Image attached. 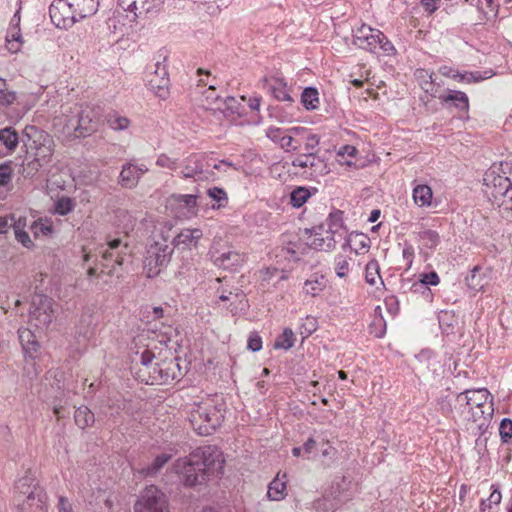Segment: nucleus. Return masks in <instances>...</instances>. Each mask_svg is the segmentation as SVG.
Listing matches in <instances>:
<instances>
[{
    "label": "nucleus",
    "mask_w": 512,
    "mask_h": 512,
    "mask_svg": "<svg viewBox=\"0 0 512 512\" xmlns=\"http://www.w3.org/2000/svg\"><path fill=\"white\" fill-rule=\"evenodd\" d=\"M223 463L218 448L208 445L196 448L185 458L177 459L173 468L184 486L194 487L222 473Z\"/></svg>",
    "instance_id": "f257e3e1"
},
{
    "label": "nucleus",
    "mask_w": 512,
    "mask_h": 512,
    "mask_svg": "<svg viewBox=\"0 0 512 512\" xmlns=\"http://www.w3.org/2000/svg\"><path fill=\"white\" fill-rule=\"evenodd\" d=\"M224 413L225 402L222 398L207 399L192 406L189 422L198 435L207 436L221 425Z\"/></svg>",
    "instance_id": "f03ea898"
},
{
    "label": "nucleus",
    "mask_w": 512,
    "mask_h": 512,
    "mask_svg": "<svg viewBox=\"0 0 512 512\" xmlns=\"http://www.w3.org/2000/svg\"><path fill=\"white\" fill-rule=\"evenodd\" d=\"M96 261L101 264V273L112 276L116 273V266H122L131 257L132 249L127 242L114 238L97 249Z\"/></svg>",
    "instance_id": "7ed1b4c3"
},
{
    "label": "nucleus",
    "mask_w": 512,
    "mask_h": 512,
    "mask_svg": "<svg viewBox=\"0 0 512 512\" xmlns=\"http://www.w3.org/2000/svg\"><path fill=\"white\" fill-rule=\"evenodd\" d=\"M485 193L495 201L501 200L506 193L512 194V164L493 165L484 174Z\"/></svg>",
    "instance_id": "20e7f679"
},
{
    "label": "nucleus",
    "mask_w": 512,
    "mask_h": 512,
    "mask_svg": "<svg viewBox=\"0 0 512 512\" xmlns=\"http://www.w3.org/2000/svg\"><path fill=\"white\" fill-rule=\"evenodd\" d=\"M97 111L90 106L75 105L65 115V128L75 137H86L97 129Z\"/></svg>",
    "instance_id": "39448f33"
},
{
    "label": "nucleus",
    "mask_w": 512,
    "mask_h": 512,
    "mask_svg": "<svg viewBox=\"0 0 512 512\" xmlns=\"http://www.w3.org/2000/svg\"><path fill=\"white\" fill-rule=\"evenodd\" d=\"M181 175L183 178H194L197 180L208 179L212 172L210 168L220 170L222 166L232 167V163L222 160L211 165L202 154H191L181 163Z\"/></svg>",
    "instance_id": "423d86ee"
},
{
    "label": "nucleus",
    "mask_w": 512,
    "mask_h": 512,
    "mask_svg": "<svg viewBox=\"0 0 512 512\" xmlns=\"http://www.w3.org/2000/svg\"><path fill=\"white\" fill-rule=\"evenodd\" d=\"M134 512H169L168 499L158 487L150 485L138 497Z\"/></svg>",
    "instance_id": "0eeeda50"
},
{
    "label": "nucleus",
    "mask_w": 512,
    "mask_h": 512,
    "mask_svg": "<svg viewBox=\"0 0 512 512\" xmlns=\"http://www.w3.org/2000/svg\"><path fill=\"white\" fill-rule=\"evenodd\" d=\"M173 250V247L164 242H155L149 246L145 257L148 277H154L160 273L161 268L169 263Z\"/></svg>",
    "instance_id": "6e6552de"
},
{
    "label": "nucleus",
    "mask_w": 512,
    "mask_h": 512,
    "mask_svg": "<svg viewBox=\"0 0 512 512\" xmlns=\"http://www.w3.org/2000/svg\"><path fill=\"white\" fill-rule=\"evenodd\" d=\"M53 318V300L47 296L36 295L31 302L30 321L36 327H48Z\"/></svg>",
    "instance_id": "1a4fd4ad"
},
{
    "label": "nucleus",
    "mask_w": 512,
    "mask_h": 512,
    "mask_svg": "<svg viewBox=\"0 0 512 512\" xmlns=\"http://www.w3.org/2000/svg\"><path fill=\"white\" fill-rule=\"evenodd\" d=\"M49 15L56 27L64 29L81 20L68 0H54L49 7Z\"/></svg>",
    "instance_id": "9d476101"
},
{
    "label": "nucleus",
    "mask_w": 512,
    "mask_h": 512,
    "mask_svg": "<svg viewBox=\"0 0 512 512\" xmlns=\"http://www.w3.org/2000/svg\"><path fill=\"white\" fill-rule=\"evenodd\" d=\"M149 384H166L181 376L180 366L176 359L156 362L148 371Z\"/></svg>",
    "instance_id": "9b49d317"
},
{
    "label": "nucleus",
    "mask_w": 512,
    "mask_h": 512,
    "mask_svg": "<svg viewBox=\"0 0 512 512\" xmlns=\"http://www.w3.org/2000/svg\"><path fill=\"white\" fill-rule=\"evenodd\" d=\"M213 264L224 270H236L244 263V255L231 247L217 248L213 246L209 252Z\"/></svg>",
    "instance_id": "f8f14e48"
},
{
    "label": "nucleus",
    "mask_w": 512,
    "mask_h": 512,
    "mask_svg": "<svg viewBox=\"0 0 512 512\" xmlns=\"http://www.w3.org/2000/svg\"><path fill=\"white\" fill-rule=\"evenodd\" d=\"M148 172L145 164H136L133 161H128L123 164L118 177V183L125 189L135 188L141 177Z\"/></svg>",
    "instance_id": "ddd939ff"
},
{
    "label": "nucleus",
    "mask_w": 512,
    "mask_h": 512,
    "mask_svg": "<svg viewBox=\"0 0 512 512\" xmlns=\"http://www.w3.org/2000/svg\"><path fill=\"white\" fill-rule=\"evenodd\" d=\"M165 0H118V5L124 10L140 17L148 13L158 12Z\"/></svg>",
    "instance_id": "4468645a"
},
{
    "label": "nucleus",
    "mask_w": 512,
    "mask_h": 512,
    "mask_svg": "<svg viewBox=\"0 0 512 512\" xmlns=\"http://www.w3.org/2000/svg\"><path fill=\"white\" fill-rule=\"evenodd\" d=\"M379 37L380 30L362 24L354 30L353 44L360 49L374 53L376 50V41H380Z\"/></svg>",
    "instance_id": "2eb2a0df"
},
{
    "label": "nucleus",
    "mask_w": 512,
    "mask_h": 512,
    "mask_svg": "<svg viewBox=\"0 0 512 512\" xmlns=\"http://www.w3.org/2000/svg\"><path fill=\"white\" fill-rule=\"evenodd\" d=\"M490 396V392L485 388L466 390L457 396V401L463 405V412H465L466 409L479 408L484 405H493L492 401H489Z\"/></svg>",
    "instance_id": "dca6fc26"
},
{
    "label": "nucleus",
    "mask_w": 512,
    "mask_h": 512,
    "mask_svg": "<svg viewBox=\"0 0 512 512\" xmlns=\"http://www.w3.org/2000/svg\"><path fill=\"white\" fill-rule=\"evenodd\" d=\"M15 489L19 494L26 496L27 503L34 501L35 499H37L39 503L43 502V492L38 487L35 477L31 473H27L25 476L17 480L15 483Z\"/></svg>",
    "instance_id": "f3484780"
},
{
    "label": "nucleus",
    "mask_w": 512,
    "mask_h": 512,
    "mask_svg": "<svg viewBox=\"0 0 512 512\" xmlns=\"http://www.w3.org/2000/svg\"><path fill=\"white\" fill-rule=\"evenodd\" d=\"M292 165L294 167L310 168L316 175L323 176L329 173L327 164L317 156L316 152L300 154L292 161Z\"/></svg>",
    "instance_id": "a211bd4d"
},
{
    "label": "nucleus",
    "mask_w": 512,
    "mask_h": 512,
    "mask_svg": "<svg viewBox=\"0 0 512 512\" xmlns=\"http://www.w3.org/2000/svg\"><path fill=\"white\" fill-rule=\"evenodd\" d=\"M21 137L17 130L12 126H7L0 129V158L13 154L19 143Z\"/></svg>",
    "instance_id": "6ab92c4d"
},
{
    "label": "nucleus",
    "mask_w": 512,
    "mask_h": 512,
    "mask_svg": "<svg viewBox=\"0 0 512 512\" xmlns=\"http://www.w3.org/2000/svg\"><path fill=\"white\" fill-rule=\"evenodd\" d=\"M203 237V232L199 228H186L177 234L173 239V248L178 249H192L196 248L198 242Z\"/></svg>",
    "instance_id": "aec40b11"
},
{
    "label": "nucleus",
    "mask_w": 512,
    "mask_h": 512,
    "mask_svg": "<svg viewBox=\"0 0 512 512\" xmlns=\"http://www.w3.org/2000/svg\"><path fill=\"white\" fill-rule=\"evenodd\" d=\"M44 136L50 135L36 126L28 125L22 132L21 141L27 150H32L35 152L39 147H42V144L45 143L42 141L44 140Z\"/></svg>",
    "instance_id": "412c9836"
},
{
    "label": "nucleus",
    "mask_w": 512,
    "mask_h": 512,
    "mask_svg": "<svg viewBox=\"0 0 512 512\" xmlns=\"http://www.w3.org/2000/svg\"><path fill=\"white\" fill-rule=\"evenodd\" d=\"M436 97L446 107L454 106L461 112H466L469 109L468 96L462 91L450 90L448 94L437 93Z\"/></svg>",
    "instance_id": "4be33fe9"
},
{
    "label": "nucleus",
    "mask_w": 512,
    "mask_h": 512,
    "mask_svg": "<svg viewBox=\"0 0 512 512\" xmlns=\"http://www.w3.org/2000/svg\"><path fill=\"white\" fill-rule=\"evenodd\" d=\"M264 82L269 85L268 89L273 97L279 101L293 103L294 100L290 95V90L287 87V83L283 77H273L271 82L267 78H264Z\"/></svg>",
    "instance_id": "5701e85b"
},
{
    "label": "nucleus",
    "mask_w": 512,
    "mask_h": 512,
    "mask_svg": "<svg viewBox=\"0 0 512 512\" xmlns=\"http://www.w3.org/2000/svg\"><path fill=\"white\" fill-rule=\"evenodd\" d=\"M19 341L26 358L34 360L38 356L40 344L28 329L19 330Z\"/></svg>",
    "instance_id": "b1692460"
},
{
    "label": "nucleus",
    "mask_w": 512,
    "mask_h": 512,
    "mask_svg": "<svg viewBox=\"0 0 512 512\" xmlns=\"http://www.w3.org/2000/svg\"><path fill=\"white\" fill-rule=\"evenodd\" d=\"M286 474L277 476L270 482L267 490V497L272 501H280L285 498L286 494Z\"/></svg>",
    "instance_id": "393cba45"
},
{
    "label": "nucleus",
    "mask_w": 512,
    "mask_h": 512,
    "mask_svg": "<svg viewBox=\"0 0 512 512\" xmlns=\"http://www.w3.org/2000/svg\"><path fill=\"white\" fill-rule=\"evenodd\" d=\"M465 412L471 415L469 420L477 423V426L481 429L488 424L489 419L493 415L494 409L493 405H484L479 408L466 409Z\"/></svg>",
    "instance_id": "a878e982"
},
{
    "label": "nucleus",
    "mask_w": 512,
    "mask_h": 512,
    "mask_svg": "<svg viewBox=\"0 0 512 512\" xmlns=\"http://www.w3.org/2000/svg\"><path fill=\"white\" fill-rule=\"evenodd\" d=\"M170 205L184 209V214L193 213L197 206V198L192 194H173L169 199Z\"/></svg>",
    "instance_id": "bb28decb"
},
{
    "label": "nucleus",
    "mask_w": 512,
    "mask_h": 512,
    "mask_svg": "<svg viewBox=\"0 0 512 512\" xmlns=\"http://www.w3.org/2000/svg\"><path fill=\"white\" fill-rule=\"evenodd\" d=\"M169 77L159 78L157 76H150L148 79L149 88L155 93L160 99H167L169 92Z\"/></svg>",
    "instance_id": "cd10ccee"
},
{
    "label": "nucleus",
    "mask_w": 512,
    "mask_h": 512,
    "mask_svg": "<svg viewBox=\"0 0 512 512\" xmlns=\"http://www.w3.org/2000/svg\"><path fill=\"white\" fill-rule=\"evenodd\" d=\"M416 74L419 79H423L420 83L421 88L432 97H436L440 84L435 82L433 72L430 73L427 70L419 69Z\"/></svg>",
    "instance_id": "c85d7f7f"
},
{
    "label": "nucleus",
    "mask_w": 512,
    "mask_h": 512,
    "mask_svg": "<svg viewBox=\"0 0 512 512\" xmlns=\"http://www.w3.org/2000/svg\"><path fill=\"white\" fill-rule=\"evenodd\" d=\"M171 453H161L155 457L153 462L141 470L146 477L156 476L160 470L171 460Z\"/></svg>",
    "instance_id": "c756f323"
},
{
    "label": "nucleus",
    "mask_w": 512,
    "mask_h": 512,
    "mask_svg": "<svg viewBox=\"0 0 512 512\" xmlns=\"http://www.w3.org/2000/svg\"><path fill=\"white\" fill-rule=\"evenodd\" d=\"M328 229L326 230V234L338 235V237H343L346 234V231L343 227V218L342 212L336 211L331 213L327 219Z\"/></svg>",
    "instance_id": "7c9ffc66"
},
{
    "label": "nucleus",
    "mask_w": 512,
    "mask_h": 512,
    "mask_svg": "<svg viewBox=\"0 0 512 512\" xmlns=\"http://www.w3.org/2000/svg\"><path fill=\"white\" fill-rule=\"evenodd\" d=\"M301 103L306 110H316L319 107V92L314 87H306L301 94Z\"/></svg>",
    "instance_id": "2f4dec72"
},
{
    "label": "nucleus",
    "mask_w": 512,
    "mask_h": 512,
    "mask_svg": "<svg viewBox=\"0 0 512 512\" xmlns=\"http://www.w3.org/2000/svg\"><path fill=\"white\" fill-rule=\"evenodd\" d=\"M42 141H46V143L42 144V147H39L34 152V157L40 160L42 163L47 164L50 162L54 153V140L51 136H44V140Z\"/></svg>",
    "instance_id": "473e14b6"
},
{
    "label": "nucleus",
    "mask_w": 512,
    "mask_h": 512,
    "mask_svg": "<svg viewBox=\"0 0 512 512\" xmlns=\"http://www.w3.org/2000/svg\"><path fill=\"white\" fill-rule=\"evenodd\" d=\"M74 419L76 425L81 429H85L95 421L94 414L87 406L78 407L75 410Z\"/></svg>",
    "instance_id": "72a5a7b5"
},
{
    "label": "nucleus",
    "mask_w": 512,
    "mask_h": 512,
    "mask_svg": "<svg viewBox=\"0 0 512 512\" xmlns=\"http://www.w3.org/2000/svg\"><path fill=\"white\" fill-rule=\"evenodd\" d=\"M440 282V278L435 271H431L429 273H423L420 275V278L417 282L413 283L412 289L414 292H418L421 290H429L428 286H436Z\"/></svg>",
    "instance_id": "f704fd0d"
},
{
    "label": "nucleus",
    "mask_w": 512,
    "mask_h": 512,
    "mask_svg": "<svg viewBox=\"0 0 512 512\" xmlns=\"http://www.w3.org/2000/svg\"><path fill=\"white\" fill-rule=\"evenodd\" d=\"M414 202L420 206H429L432 200V190L428 185H417L413 189Z\"/></svg>",
    "instance_id": "c9c22d12"
},
{
    "label": "nucleus",
    "mask_w": 512,
    "mask_h": 512,
    "mask_svg": "<svg viewBox=\"0 0 512 512\" xmlns=\"http://www.w3.org/2000/svg\"><path fill=\"white\" fill-rule=\"evenodd\" d=\"M323 230V224L317 227H313L311 229H305V234H309L310 237H312V240L309 243L311 248L326 251V240L322 235Z\"/></svg>",
    "instance_id": "e433bc0d"
},
{
    "label": "nucleus",
    "mask_w": 512,
    "mask_h": 512,
    "mask_svg": "<svg viewBox=\"0 0 512 512\" xmlns=\"http://www.w3.org/2000/svg\"><path fill=\"white\" fill-rule=\"evenodd\" d=\"M326 287L324 276H315L314 278L305 281L303 290L306 294L313 297L317 296Z\"/></svg>",
    "instance_id": "4c0bfd02"
},
{
    "label": "nucleus",
    "mask_w": 512,
    "mask_h": 512,
    "mask_svg": "<svg viewBox=\"0 0 512 512\" xmlns=\"http://www.w3.org/2000/svg\"><path fill=\"white\" fill-rule=\"evenodd\" d=\"M418 237L422 241L423 246L427 249H436L441 242L439 233L432 229H425L418 232Z\"/></svg>",
    "instance_id": "58836bf2"
},
{
    "label": "nucleus",
    "mask_w": 512,
    "mask_h": 512,
    "mask_svg": "<svg viewBox=\"0 0 512 512\" xmlns=\"http://www.w3.org/2000/svg\"><path fill=\"white\" fill-rule=\"evenodd\" d=\"M311 195V192L306 187H296L290 193V204L294 208H300L308 201Z\"/></svg>",
    "instance_id": "ea45409f"
},
{
    "label": "nucleus",
    "mask_w": 512,
    "mask_h": 512,
    "mask_svg": "<svg viewBox=\"0 0 512 512\" xmlns=\"http://www.w3.org/2000/svg\"><path fill=\"white\" fill-rule=\"evenodd\" d=\"M352 259L344 254H338L334 259V270L339 278H346L350 272V261Z\"/></svg>",
    "instance_id": "a19ab883"
},
{
    "label": "nucleus",
    "mask_w": 512,
    "mask_h": 512,
    "mask_svg": "<svg viewBox=\"0 0 512 512\" xmlns=\"http://www.w3.org/2000/svg\"><path fill=\"white\" fill-rule=\"evenodd\" d=\"M295 342V335L294 332L290 328H285L280 334L275 342H274V348L275 349H284L288 350L290 349Z\"/></svg>",
    "instance_id": "79ce46f5"
},
{
    "label": "nucleus",
    "mask_w": 512,
    "mask_h": 512,
    "mask_svg": "<svg viewBox=\"0 0 512 512\" xmlns=\"http://www.w3.org/2000/svg\"><path fill=\"white\" fill-rule=\"evenodd\" d=\"M502 495L499 489L496 487L492 490L490 496L487 499H483L480 504V512H494L493 505L498 506L501 502Z\"/></svg>",
    "instance_id": "37998d69"
},
{
    "label": "nucleus",
    "mask_w": 512,
    "mask_h": 512,
    "mask_svg": "<svg viewBox=\"0 0 512 512\" xmlns=\"http://www.w3.org/2000/svg\"><path fill=\"white\" fill-rule=\"evenodd\" d=\"M107 123L111 129L122 131L128 128L130 120L114 112L107 115Z\"/></svg>",
    "instance_id": "c03bdc74"
},
{
    "label": "nucleus",
    "mask_w": 512,
    "mask_h": 512,
    "mask_svg": "<svg viewBox=\"0 0 512 512\" xmlns=\"http://www.w3.org/2000/svg\"><path fill=\"white\" fill-rule=\"evenodd\" d=\"M379 270H380V267H379L377 260L372 259L371 261H369L366 264V268H365L366 282L369 283L370 285H375L376 278L378 277L379 279H381Z\"/></svg>",
    "instance_id": "a18cd8bd"
},
{
    "label": "nucleus",
    "mask_w": 512,
    "mask_h": 512,
    "mask_svg": "<svg viewBox=\"0 0 512 512\" xmlns=\"http://www.w3.org/2000/svg\"><path fill=\"white\" fill-rule=\"evenodd\" d=\"M467 286L475 291H479L483 288V278L479 274V268L475 267L470 271V274L466 277Z\"/></svg>",
    "instance_id": "49530a36"
},
{
    "label": "nucleus",
    "mask_w": 512,
    "mask_h": 512,
    "mask_svg": "<svg viewBox=\"0 0 512 512\" xmlns=\"http://www.w3.org/2000/svg\"><path fill=\"white\" fill-rule=\"evenodd\" d=\"M43 165H45V164L34 157L32 160L28 161L27 163L22 164L21 174L25 178L33 177Z\"/></svg>",
    "instance_id": "de8ad7c7"
},
{
    "label": "nucleus",
    "mask_w": 512,
    "mask_h": 512,
    "mask_svg": "<svg viewBox=\"0 0 512 512\" xmlns=\"http://www.w3.org/2000/svg\"><path fill=\"white\" fill-rule=\"evenodd\" d=\"M75 207L73 200L69 197H61L55 203V212L59 215H67Z\"/></svg>",
    "instance_id": "09e8293b"
},
{
    "label": "nucleus",
    "mask_w": 512,
    "mask_h": 512,
    "mask_svg": "<svg viewBox=\"0 0 512 512\" xmlns=\"http://www.w3.org/2000/svg\"><path fill=\"white\" fill-rule=\"evenodd\" d=\"M207 194L210 198L218 203V208L226 206L228 203L227 193L224 189L219 187H212L207 190Z\"/></svg>",
    "instance_id": "8fccbe9b"
},
{
    "label": "nucleus",
    "mask_w": 512,
    "mask_h": 512,
    "mask_svg": "<svg viewBox=\"0 0 512 512\" xmlns=\"http://www.w3.org/2000/svg\"><path fill=\"white\" fill-rule=\"evenodd\" d=\"M13 168L12 162L8 161L0 164V186L7 187L12 180Z\"/></svg>",
    "instance_id": "3c124183"
},
{
    "label": "nucleus",
    "mask_w": 512,
    "mask_h": 512,
    "mask_svg": "<svg viewBox=\"0 0 512 512\" xmlns=\"http://www.w3.org/2000/svg\"><path fill=\"white\" fill-rule=\"evenodd\" d=\"M353 247L356 254L368 250L370 239L363 233H353Z\"/></svg>",
    "instance_id": "603ef678"
},
{
    "label": "nucleus",
    "mask_w": 512,
    "mask_h": 512,
    "mask_svg": "<svg viewBox=\"0 0 512 512\" xmlns=\"http://www.w3.org/2000/svg\"><path fill=\"white\" fill-rule=\"evenodd\" d=\"M463 75L465 83H475L490 78L493 75V73L491 70H488L485 71L484 74H482L480 71H475L464 72Z\"/></svg>",
    "instance_id": "864d4df0"
},
{
    "label": "nucleus",
    "mask_w": 512,
    "mask_h": 512,
    "mask_svg": "<svg viewBox=\"0 0 512 512\" xmlns=\"http://www.w3.org/2000/svg\"><path fill=\"white\" fill-rule=\"evenodd\" d=\"M499 434L503 442H508L512 438V420L502 419L499 426Z\"/></svg>",
    "instance_id": "5fc2aeb1"
},
{
    "label": "nucleus",
    "mask_w": 512,
    "mask_h": 512,
    "mask_svg": "<svg viewBox=\"0 0 512 512\" xmlns=\"http://www.w3.org/2000/svg\"><path fill=\"white\" fill-rule=\"evenodd\" d=\"M156 164L162 168H167L173 171L177 170V168L179 167L177 160L168 157L166 154H161L157 158Z\"/></svg>",
    "instance_id": "6e6d98bb"
},
{
    "label": "nucleus",
    "mask_w": 512,
    "mask_h": 512,
    "mask_svg": "<svg viewBox=\"0 0 512 512\" xmlns=\"http://www.w3.org/2000/svg\"><path fill=\"white\" fill-rule=\"evenodd\" d=\"M379 40L380 41H376V48L379 47L387 55H390L395 51L393 44L388 40V38L381 31H380Z\"/></svg>",
    "instance_id": "4d7b16f0"
},
{
    "label": "nucleus",
    "mask_w": 512,
    "mask_h": 512,
    "mask_svg": "<svg viewBox=\"0 0 512 512\" xmlns=\"http://www.w3.org/2000/svg\"><path fill=\"white\" fill-rule=\"evenodd\" d=\"M17 100V93L14 91L0 90V105L10 106Z\"/></svg>",
    "instance_id": "13d9d810"
},
{
    "label": "nucleus",
    "mask_w": 512,
    "mask_h": 512,
    "mask_svg": "<svg viewBox=\"0 0 512 512\" xmlns=\"http://www.w3.org/2000/svg\"><path fill=\"white\" fill-rule=\"evenodd\" d=\"M8 49L11 52H17L21 45V35L19 33H9L7 35Z\"/></svg>",
    "instance_id": "bf43d9fd"
},
{
    "label": "nucleus",
    "mask_w": 512,
    "mask_h": 512,
    "mask_svg": "<svg viewBox=\"0 0 512 512\" xmlns=\"http://www.w3.org/2000/svg\"><path fill=\"white\" fill-rule=\"evenodd\" d=\"M92 258H94V260H93L94 265L90 266L88 268L87 273L91 277H93V276L99 277L101 273H98V267H101V264L96 261V254H94V255H92L90 253L85 254L84 261L86 263H89L92 260Z\"/></svg>",
    "instance_id": "052dcab7"
},
{
    "label": "nucleus",
    "mask_w": 512,
    "mask_h": 512,
    "mask_svg": "<svg viewBox=\"0 0 512 512\" xmlns=\"http://www.w3.org/2000/svg\"><path fill=\"white\" fill-rule=\"evenodd\" d=\"M16 240L21 243L26 248H31L33 246V241L30 238L29 234L25 230H16L15 233Z\"/></svg>",
    "instance_id": "680f3d73"
},
{
    "label": "nucleus",
    "mask_w": 512,
    "mask_h": 512,
    "mask_svg": "<svg viewBox=\"0 0 512 512\" xmlns=\"http://www.w3.org/2000/svg\"><path fill=\"white\" fill-rule=\"evenodd\" d=\"M266 136L275 143L281 145V139L285 137L283 130L277 127H269L266 130Z\"/></svg>",
    "instance_id": "e2e57ef3"
},
{
    "label": "nucleus",
    "mask_w": 512,
    "mask_h": 512,
    "mask_svg": "<svg viewBox=\"0 0 512 512\" xmlns=\"http://www.w3.org/2000/svg\"><path fill=\"white\" fill-rule=\"evenodd\" d=\"M319 142H320V138L318 135L309 134L306 137V141H305V149H306L307 153L316 152V148L318 147Z\"/></svg>",
    "instance_id": "0e129e2a"
},
{
    "label": "nucleus",
    "mask_w": 512,
    "mask_h": 512,
    "mask_svg": "<svg viewBox=\"0 0 512 512\" xmlns=\"http://www.w3.org/2000/svg\"><path fill=\"white\" fill-rule=\"evenodd\" d=\"M281 147L286 151H297L299 149L296 140L290 135H285V137L281 139Z\"/></svg>",
    "instance_id": "69168bd1"
},
{
    "label": "nucleus",
    "mask_w": 512,
    "mask_h": 512,
    "mask_svg": "<svg viewBox=\"0 0 512 512\" xmlns=\"http://www.w3.org/2000/svg\"><path fill=\"white\" fill-rule=\"evenodd\" d=\"M154 354L150 350H145L142 352L140 356L141 364L148 370H151V367L154 365L153 363Z\"/></svg>",
    "instance_id": "338daca9"
},
{
    "label": "nucleus",
    "mask_w": 512,
    "mask_h": 512,
    "mask_svg": "<svg viewBox=\"0 0 512 512\" xmlns=\"http://www.w3.org/2000/svg\"><path fill=\"white\" fill-rule=\"evenodd\" d=\"M247 346H248V349H250L253 352H257V351L261 350V348H262L261 337L258 336L257 334L250 335V337L248 339Z\"/></svg>",
    "instance_id": "774afa93"
}]
</instances>
